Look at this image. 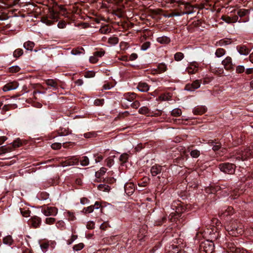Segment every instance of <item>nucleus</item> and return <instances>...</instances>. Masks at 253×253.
Listing matches in <instances>:
<instances>
[{"mask_svg":"<svg viewBox=\"0 0 253 253\" xmlns=\"http://www.w3.org/2000/svg\"><path fill=\"white\" fill-rule=\"evenodd\" d=\"M253 157V148L246 147L236 150L230 154V158L235 161H245Z\"/></svg>","mask_w":253,"mask_h":253,"instance_id":"1","label":"nucleus"},{"mask_svg":"<svg viewBox=\"0 0 253 253\" xmlns=\"http://www.w3.org/2000/svg\"><path fill=\"white\" fill-rule=\"evenodd\" d=\"M226 247L228 253H234L238 247L233 242H228L226 243Z\"/></svg>","mask_w":253,"mask_h":253,"instance_id":"20","label":"nucleus"},{"mask_svg":"<svg viewBox=\"0 0 253 253\" xmlns=\"http://www.w3.org/2000/svg\"><path fill=\"white\" fill-rule=\"evenodd\" d=\"M79 159L75 157H72L68 158L64 161L62 162L63 167L73 166L77 165L79 163Z\"/></svg>","mask_w":253,"mask_h":253,"instance_id":"10","label":"nucleus"},{"mask_svg":"<svg viewBox=\"0 0 253 253\" xmlns=\"http://www.w3.org/2000/svg\"><path fill=\"white\" fill-rule=\"evenodd\" d=\"M51 18L53 20L49 19L47 17H42V21L47 25H51L53 23V21L57 20V16L53 15Z\"/></svg>","mask_w":253,"mask_h":253,"instance_id":"23","label":"nucleus"},{"mask_svg":"<svg viewBox=\"0 0 253 253\" xmlns=\"http://www.w3.org/2000/svg\"><path fill=\"white\" fill-rule=\"evenodd\" d=\"M234 253H249L247 250L243 248H237Z\"/></svg>","mask_w":253,"mask_h":253,"instance_id":"64","label":"nucleus"},{"mask_svg":"<svg viewBox=\"0 0 253 253\" xmlns=\"http://www.w3.org/2000/svg\"><path fill=\"white\" fill-rule=\"evenodd\" d=\"M232 41L231 39H223L217 42L216 43V45L218 46H224L226 45H228L231 43Z\"/></svg>","mask_w":253,"mask_h":253,"instance_id":"25","label":"nucleus"},{"mask_svg":"<svg viewBox=\"0 0 253 253\" xmlns=\"http://www.w3.org/2000/svg\"><path fill=\"white\" fill-rule=\"evenodd\" d=\"M245 71V67L242 65H239L236 67V72L238 74H241Z\"/></svg>","mask_w":253,"mask_h":253,"instance_id":"55","label":"nucleus"},{"mask_svg":"<svg viewBox=\"0 0 253 253\" xmlns=\"http://www.w3.org/2000/svg\"><path fill=\"white\" fill-rule=\"evenodd\" d=\"M136 96V94L134 92H128L124 95V98L129 102L133 101Z\"/></svg>","mask_w":253,"mask_h":253,"instance_id":"24","label":"nucleus"},{"mask_svg":"<svg viewBox=\"0 0 253 253\" xmlns=\"http://www.w3.org/2000/svg\"><path fill=\"white\" fill-rule=\"evenodd\" d=\"M13 242V240L11 236H8L4 237L3 239V243L4 244L11 245Z\"/></svg>","mask_w":253,"mask_h":253,"instance_id":"43","label":"nucleus"},{"mask_svg":"<svg viewBox=\"0 0 253 253\" xmlns=\"http://www.w3.org/2000/svg\"><path fill=\"white\" fill-rule=\"evenodd\" d=\"M21 213L25 217H28L30 216V211L28 210H25L24 209H20Z\"/></svg>","mask_w":253,"mask_h":253,"instance_id":"49","label":"nucleus"},{"mask_svg":"<svg viewBox=\"0 0 253 253\" xmlns=\"http://www.w3.org/2000/svg\"><path fill=\"white\" fill-rule=\"evenodd\" d=\"M61 144L60 143H54L51 145V147L53 149L58 150L61 148Z\"/></svg>","mask_w":253,"mask_h":253,"instance_id":"61","label":"nucleus"},{"mask_svg":"<svg viewBox=\"0 0 253 253\" xmlns=\"http://www.w3.org/2000/svg\"><path fill=\"white\" fill-rule=\"evenodd\" d=\"M249 10L245 9H241L239 10L237 12V14L239 16L242 17L249 13Z\"/></svg>","mask_w":253,"mask_h":253,"instance_id":"42","label":"nucleus"},{"mask_svg":"<svg viewBox=\"0 0 253 253\" xmlns=\"http://www.w3.org/2000/svg\"><path fill=\"white\" fill-rule=\"evenodd\" d=\"M21 145L22 143L21 142V140L18 138L12 142V146L13 147V149H14L17 147H19Z\"/></svg>","mask_w":253,"mask_h":253,"instance_id":"46","label":"nucleus"},{"mask_svg":"<svg viewBox=\"0 0 253 253\" xmlns=\"http://www.w3.org/2000/svg\"><path fill=\"white\" fill-rule=\"evenodd\" d=\"M218 168L224 173L232 174L235 172L236 167L234 164L225 163L220 164Z\"/></svg>","mask_w":253,"mask_h":253,"instance_id":"4","label":"nucleus"},{"mask_svg":"<svg viewBox=\"0 0 253 253\" xmlns=\"http://www.w3.org/2000/svg\"><path fill=\"white\" fill-rule=\"evenodd\" d=\"M111 31V28L107 25H104L102 27H101L99 32L100 34H107L108 33H109Z\"/></svg>","mask_w":253,"mask_h":253,"instance_id":"28","label":"nucleus"},{"mask_svg":"<svg viewBox=\"0 0 253 253\" xmlns=\"http://www.w3.org/2000/svg\"><path fill=\"white\" fill-rule=\"evenodd\" d=\"M106 171L107 169L105 168L102 167L100 169V170L95 172V176L97 178H100L105 174Z\"/></svg>","mask_w":253,"mask_h":253,"instance_id":"32","label":"nucleus"},{"mask_svg":"<svg viewBox=\"0 0 253 253\" xmlns=\"http://www.w3.org/2000/svg\"><path fill=\"white\" fill-rule=\"evenodd\" d=\"M78 238V235H72L71 238L68 240L67 244L68 245H71L74 241H75Z\"/></svg>","mask_w":253,"mask_h":253,"instance_id":"63","label":"nucleus"},{"mask_svg":"<svg viewBox=\"0 0 253 253\" xmlns=\"http://www.w3.org/2000/svg\"><path fill=\"white\" fill-rule=\"evenodd\" d=\"M230 192V198L231 199H235L241 193V192L238 189H234L233 191L231 190Z\"/></svg>","mask_w":253,"mask_h":253,"instance_id":"29","label":"nucleus"},{"mask_svg":"<svg viewBox=\"0 0 253 253\" xmlns=\"http://www.w3.org/2000/svg\"><path fill=\"white\" fill-rule=\"evenodd\" d=\"M150 46V42H144L141 46V49L142 50H147Z\"/></svg>","mask_w":253,"mask_h":253,"instance_id":"60","label":"nucleus"},{"mask_svg":"<svg viewBox=\"0 0 253 253\" xmlns=\"http://www.w3.org/2000/svg\"><path fill=\"white\" fill-rule=\"evenodd\" d=\"M162 168L161 166L157 165L153 166L151 168V173L152 176H155L160 173L162 171Z\"/></svg>","mask_w":253,"mask_h":253,"instance_id":"19","label":"nucleus"},{"mask_svg":"<svg viewBox=\"0 0 253 253\" xmlns=\"http://www.w3.org/2000/svg\"><path fill=\"white\" fill-rule=\"evenodd\" d=\"M42 213L45 216H55L58 213V209L54 207H44L42 210Z\"/></svg>","mask_w":253,"mask_h":253,"instance_id":"5","label":"nucleus"},{"mask_svg":"<svg viewBox=\"0 0 253 253\" xmlns=\"http://www.w3.org/2000/svg\"><path fill=\"white\" fill-rule=\"evenodd\" d=\"M84 247V245L83 243H81L75 245L73 246V250L76 251H79L81 250Z\"/></svg>","mask_w":253,"mask_h":253,"instance_id":"47","label":"nucleus"},{"mask_svg":"<svg viewBox=\"0 0 253 253\" xmlns=\"http://www.w3.org/2000/svg\"><path fill=\"white\" fill-rule=\"evenodd\" d=\"M94 157L95 158V161L96 163L100 162L103 159V156L102 155H101L98 154L94 155Z\"/></svg>","mask_w":253,"mask_h":253,"instance_id":"59","label":"nucleus"},{"mask_svg":"<svg viewBox=\"0 0 253 253\" xmlns=\"http://www.w3.org/2000/svg\"><path fill=\"white\" fill-rule=\"evenodd\" d=\"M137 88L141 92H147L149 90V86L146 83L140 82Z\"/></svg>","mask_w":253,"mask_h":253,"instance_id":"21","label":"nucleus"},{"mask_svg":"<svg viewBox=\"0 0 253 253\" xmlns=\"http://www.w3.org/2000/svg\"><path fill=\"white\" fill-rule=\"evenodd\" d=\"M222 64L226 70H229L233 68L232 58L229 57H226L222 61Z\"/></svg>","mask_w":253,"mask_h":253,"instance_id":"13","label":"nucleus"},{"mask_svg":"<svg viewBox=\"0 0 253 253\" xmlns=\"http://www.w3.org/2000/svg\"><path fill=\"white\" fill-rule=\"evenodd\" d=\"M218 229L217 227H211V229L207 228L206 231H205V234L209 235V238L211 240H216L219 236V233L217 231Z\"/></svg>","mask_w":253,"mask_h":253,"instance_id":"6","label":"nucleus"},{"mask_svg":"<svg viewBox=\"0 0 253 253\" xmlns=\"http://www.w3.org/2000/svg\"><path fill=\"white\" fill-rule=\"evenodd\" d=\"M206 110L205 106H197L193 109V113L195 115H202L205 113Z\"/></svg>","mask_w":253,"mask_h":253,"instance_id":"22","label":"nucleus"},{"mask_svg":"<svg viewBox=\"0 0 253 253\" xmlns=\"http://www.w3.org/2000/svg\"><path fill=\"white\" fill-rule=\"evenodd\" d=\"M104 102L103 99H97L94 100V104L96 106H102Z\"/></svg>","mask_w":253,"mask_h":253,"instance_id":"54","label":"nucleus"},{"mask_svg":"<svg viewBox=\"0 0 253 253\" xmlns=\"http://www.w3.org/2000/svg\"><path fill=\"white\" fill-rule=\"evenodd\" d=\"M108 43L111 44V45H114L116 44H117L119 42V39L118 38L116 37H110L109 39H108Z\"/></svg>","mask_w":253,"mask_h":253,"instance_id":"37","label":"nucleus"},{"mask_svg":"<svg viewBox=\"0 0 253 253\" xmlns=\"http://www.w3.org/2000/svg\"><path fill=\"white\" fill-rule=\"evenodd\" d=\"M213 241L207 240L202 242L199 246L200 253H212L214 249Z\"/></svg>","mask_w":253,"mask_h":253,"instance_id":"3","label":"nucleus"},{"mask_svg":"<svg viewBox=\"0 0 253 253\" xmlns=\"http://www.w3.org/2000/svg\"><path fill=\"white\" fill-rule=\"evenodd\" d=\"M34 46H35V43L33 42H31V41H28V42H25L23 45L24 47L26 49H27L28 50H30V51H32L33 50Z\"/></svg>","mask_w":253,"mask_h":253,"instance_id":"31","label":"nucleus"},{"mask_svg":"<svg viewBox=\"0 0 253 253\" xmlns=\"http://www.w3.org/2000/svg\"><path fill=\"white\" fill-rule=\"evenodd\" d=\"M226 51L225 49L221 48H217L215 51V54L216 57H220L224 55Z\"/></svg>","mask_w":253,"mask_h":253,"instance_id":"38","label":"nucleus"},{"mask_svg":"<svg viewBox=\"0 0 253 253\" xmlns=\"http://www.w3.org/2000/svg\"><path fill=\"white\" fill-rule=\"evenodd\" d=\"M41 218L37 216H32L29 220V224L34 228L39 227L41 223Z\"/></svg>","mask_w":253,"mask_h":253,"instance_id":"11","label":"nucleus"},{"mask_svg":"<svg viewBox=\"0 0 253 253\" xmlns=\"http://www.w3.org/2000/svg\"><path fill=\"white\" fill-rule=\"evenodd\" d=\"M106 165L108 167H111L114 164V160L111 158H108L106 160Z\"/></svg>","mask_w":253,"mask_h":253,"instance_id":"62","label":"nucleus"},{"mask_svg":"<svg viewBox=\"0 0 253 253\" xmlns=\"http://www.w3.org/2000/svg\"><path fill=\"white\" fill-rule=\"evenodd\" d=\"M97 188L99 190L104 192H108L110 190V186L106 184H100L98 186Z\"/></svg>","mask_w":253,"mask_h":253,"instance_id":"35","label":"nucleus"},{"mask_svg":"<svg viewBox=\"0 0 253 253\" xmlns=\"http://www.w3.org/2000/svg\"><path fill=\"white\" fill-rule=\"evenodd\" d=\"M182 113L181 110L180 109H174L171 111V115L174 117H177L181 115Z\"/></svg>","mask_w":253,"mask_h":253,"instance_id":"45","label":"nucleus"},{"mask_svg":"<svg viewBox=\"0 0 253 253\" xmlns=\"http://www.w3.org/2000/svg\"><path fill=\"white\" fill-rule=\"evenodd\" d=\"M223 21L228 24L235 23L238 21V17L237 15L233 17H230L228 16H222L221 18Z\"/></svg>","mask_w":253,"mask_h":253,"instance_id":"18","label":"nucleus"},{"mask_svg":"<svg viewBox=\"0 0 253 253\" xmlns=\"http://www.w3.org/2000/svg\"><path fill=\"white\" fill-rule=\"evenodd\" d=\"M129 158V155L127 153H123L122 154L119 158L120 161H121L123 164L126 163L127 162Z\"/></svg>","mask_w":253,"mask_h":253,"instance_id":"36","label":"nucleus"},{"mask_svg":"<svg viewBox=\"0 0 253 253\" xmlns=\"http://www.w3.org/2000/svg\"><path fill=\"white\" fill-rule=\"evenodd\" d=\"M198 68L199 64L196 62H192L188 64V67L186 69V71L189 74H194L198 72Z\"/></svg>","mask_w":253,"mask_h":253,"instance_id":"9","label":"nucleus"},{"mask_svg":"<svg viewBox=\"0 0 253 253\" xmlns=\"http://www.w3.org/2000/svg\"><path fill=\"white\" fill-rule=\"evenodd\" d=\"M200 154V152L198 150H193L191 151L190 155L192 158H198Z\"/></svg>","mask_w":253,"mask_h":253,"instance_id":"48","label":"nucleus"},{"mask_svg":"<svg viewBox=\"0 0 253 253\" xmlns=\"http://www.w3.org/2000/svg\"><path fill=\"white\" fill-rule=\"evenodd\" d=\"M89 159L87 156H84L80 160L81 165L83 166H86L89 164Z\"/></svg>","mask_w":253,"mask_h":253,"instance_id":"40","label":"nucleus"},{"mask_svg":"<svg viewBox=\"0 0 253 253\" xmlns=\"http://www.w3.org/2000/svg\"><path fill=\"white\" fill-rule=\"evenodd\" d=\"M18 86L17 82L9 83L5 84L3 87V90L5 92L16 89Z\"/></svg>","mask_w":253,"mask_h":253,"instance_id":"16","label":"nucleus"},{"mask_svg":"<svg viewBox=\"0 0 253 253\" xmlns=\"http://www.w3.org/2000/svg\"><path fill=\"white\" fill-rule=\"evenodd\" d=\"M181 247L172 243L166 247V253H181Z\"/></svg>","mask_w":253,"mask_h":253,"instance_id":"7","label":"nucleus"},{"mask_svg":"<svg viewBox=\"0 0 253 253\" xmlns=\"http://www.w3.org/2000/svg\"><path fill=\"white\" fill-rule=\"evenodd\" d=\"M138 112L141 114L147 115L149 113V110L148 107L143 106L139 109Z\"/></svg>","mask_w":253,"mask_h":253,"instance_id":"44","label":"nucleus"},{"mask_svg":"<svg viewBox=\"0 0 253 253\" xmlns=\"http://www.w3.org/2000/svg\"><path fill=\"white\" fill-rule=\"evenodd\" d=\"M211 146H212V150L214 151L218 150L221 148V144L219 142H215L212 141L209 142Z\"/></svg>","mask_w":253,"mask_h":253,"instance_id":"33","label":"nucleus"},{"mask_svg":"<svg viewBox=\"0 0 253 253\" xmlns=\"http://www.w3.org/2000/svg\"><path fill=\"white\" fill-rule=\"evenodd\" d=\"M23 51L21 48H17L13 52V56L15 58H18L22 55Z\"/></svg>","mask_w":253,"mask_h":253,"instance_id":"41","label":"nucleus"},{"mask_svg":"<svg viewBox=\"0 0 253 253\" xmlns=\"http://www.w3.org/2000/svg\"><path fill=\"white\" fill-rule=\"evenodd\" d=\"M94 206L93 205L89 206L87 208H84L83 209V211L86 213H91L94 210Z\"/></svg>","mask_w":253,"mask_h":253,"instance_id":"51","label":"nucleus"},{"mask_svg":"<svg viewBox=\"0 0 253 253\" xmlns=\"http://www.w3.org/2000/svg\"><path fill=\"white\" fill-rule=\"evenodd\" d=\"M157 41L161 44H168L170 42V40L169 38L164 36L160 37H158L157 39Z\"/></svg>","mask_w":253,"mask_h":253,"instance_id":"26","label":"nucleus"},{"mask_svg":"<svg viewBox=\"0 0 253 253\" xmlns=\"http://www.w3.org/2000/svg\"><path fill=\"white\" fill-rule=\"evenodd\" d=\"M201 84V80H196L191 84H187L185 86V89L189 91H193L200 87Z\"/></svg>","mask_w":253,"mask_h":253,"instance_id":"8","label":"nucleus"},{"mask_svg":"<svg viewBox=\"0 0 253 253\" xmlns=\"http://www.w3.org/2000/svg\"><path fill=\"white\" fill-rule=\"evenodd\" d=\"M67 217L69 220L73 221L75 219L76 217L73 213L68 211L67 213Z\"/></svg>","mask_w":253,"mask_h":253,"instance_id":"58","label":"nucleus"},{"mask_svg":"<svg viewBox=\"0 0 253 253\" xmlns=\"http://www.w3.org/2000/svg\"><path fill=\"white\" fill-rule=\"evenodd\" d=\"M45 83L47 85L53 87L55 89L57 88V83L55 80L48 79L46 80Z\"/></svg>","mask_w":253,"mask_h":253,"instance_id":"30","label":"nucleus"},{"mask_svg":"<svg viewBox=\"0 0 253 253\" xmlns=\"http://www.w3.org/2000/svg\"><path fill=\"white\" fill-rule=\"evenodd\" d=\"M9 70L10 72L16 73L20 71V68L18 66H14L11 67Z\"/></svg>","mask_w":253,"mask_h":253,"instance_id":"57","label":"nucleus"},{"mask_svg":"<svg viewBox=\"0 0 253 253\" xmlns=\"http://www.w3.org/2000/svg\"><path fill=\"white\" fill-rule=\"evenodd\" d=\"M180 4L185 5V11L183 12L182 15L190 14L194 12V7L189 3L181 2Z\"/></svg>","mask_w":253,"mask_h":253,"instance_id":"17","label":"nucleus"},{"mask_svg":"<svg viewBox=\"0 0 253 253\" xmlns=\"http://www.w3.org/2000/svg\"><path fill=\"white\" fill-rule=\"evenodd\" d=\"M84 50L83 48H74L71 51V54L74 55H77L84 53Z\"/></svg>","mask_w":253,"mask_h":253,"instance_id":"34","label":"nucleus"},{"mask_svg":"<svg viewBox=\"0 0 253 253\" xmlns=\"http://www.w3.org/2000/svg\"><path fill=\"white\" fill-rule=\"evenodd\" d=\"M233 213V208L231 207H228L226 209H222L218 214L221 218H224L228 215Z\"/></svg>","mask_w":253,"mask_h":253,"instance_id":"14","label":"nucleus"},{"mask_svg":"<svg viewBox=\"0 0 253 253\" xmlns=\"http://www.w3.org/2000/svg\"><path fill=\"white\" fill-rule=\"evenodd\" d=\"M56 221L55 218L53 217H47L45 219V222L47 224H53Z\"/></svg>","mask_w":253,"mask_h":253,"instance_id":"52","label":"nucleus"},{"mask_svg":"<svg viewBox=\"0 0 253 253\" xmlns=\"http://www.w3.org/2000/svg\"><path fill=\"white\" fill-rule=\"evenodd\" d=\"M125 192L127 195H130L135 190L134 184L132 182L126 183L124 186Z\"/></svg>","mask_w":253,"mask_h":253,"instance_id":"15","label":"nucleus"},{"mask_svg":"<svg viewBox=\"0 0 253 253\" xmlns=\"http://www.w3.org/2000/svg\"><path fill=\"white\" fill-rule=\"evenodd\" d=\"M225 228L229 234L232 236H238L241 235L244 232L242 225L241 224L238 225L237 222L235 221L227 224Z\"/></svg>","mask_w":253,"mask_h":253,"instance_id":"2","label":"nucleus"},{"mask_svg":"<svg viewBox=\"0 0 253 253\" xmlns=\"http://www.w3.org/2000/svg\"><path fill=\"white\" fill-rule=\"evenodd\" d=\"M246 232L247 234H249L248 236H250L249 239L253 242V228L249 229Z\"/></svg>","mask_w":253,"mask_h":253,"instance_id":"56","label":"nucleus"},{"mask_svg":"<svg viewBox=\"0 0 253 253\" xmlns=\"http://www.w3.org/2000/svg\"><path fill=\"white\" fill-rule=\"evenodd\" d=\"M236 49L238 52L243 55H247L250 52V49L246 45L240 44L236 47Z\"/></svg>","mask_w":253,"mask_h":253,"instance_id":"12","label":"nucleus"},{"mask_svg":"<svg viewBox=\"0 0 253 253\" xmlns=\"http://www.w3.org/2000/svg\"><path fill=\"white\" fill-rule=\"evenodd\" d=\"M211 224L212 227H214L218 226L219 225V224H220V222L217 219L213 218L211 220Z\"/></svg>","mask_w":253,"mask_h":253,"instance_id":"50","label":"nucleus"},{"mask_svg":"<svg viewBox=\"0 0 253 253\" xmlns=\"http://www.w3.org/2000/svg\"><path fill=\"white\" fill-rule=\"evenodd\" d=\"M184 57L183 53L180 52H176L174 55V60L176 61H181Z\"/></svg>","mask_w":253,"mask_h":253,"instance_id":"39","label":"nucleus"},{"mask_svg":"<svg viewBox=\"0 0 253 253\" xmlns=\"http://www.w3.org/2000/svg\"><path fill=\"white\" fill-rule=\"evenodd\" d=\"M167 69V66L164 63H160L158 65L157 68L156 69V71L157 73L160 74L165 72Z\"/></svg>","mask_w":253,"mask_h":253,"instance_id":"27","label":"nucleus"},{"mask_svg":"<svg viewBox=\"0 0 253 253\" xmlns=\"http://www.w3.org/2000/svg\"><path fill=\"white\" fill-rule=\"evenodd\" d=\"M56 225L58 228L63 229L65 227V223L63 220H59L56 223Z\"/></svg>","mask_w":253,"mask_h":253,"instance_id":"53","label":"nucleus"}]
</instances>
